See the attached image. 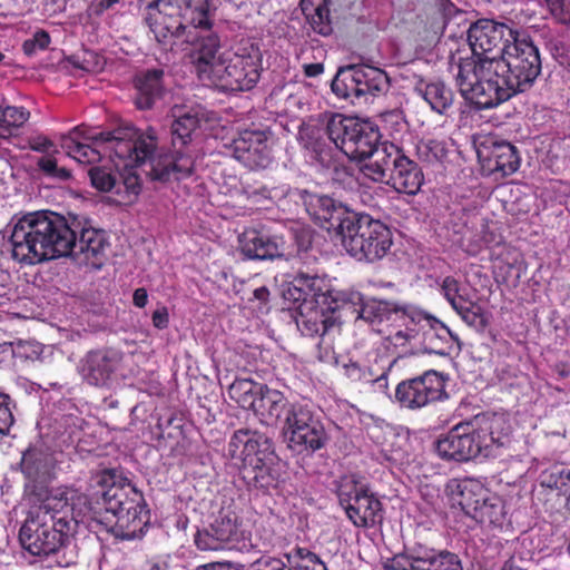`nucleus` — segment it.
Listing matches in <instances>:
<instances>
[{
  "mask_svg": "<svg viewBox=\"0 0 570 570\" xmlns=\"http://www.w3.org/2000/svg\"><path fill=\"white\" fill-rule=\"evenodd\" d=\"M55 493L28 512L19 540L29 553L52 558L58 567L66 568L77 563L73 533L80 513L76 507L85 504L87 497L68 485H59Z\"/></svg>",
  "mask_w": 570,
  "mask_h": 570,
  "instance_id": "obj_1",
  "label": "nucleus"
},
{
  "mask_svg": "<svg viewBox=\"0 0 570 570\" xmlns=\"http://www.w3.org/2000/svg\"><path fill=\"white\" fill-rule=\"evenodd\" d=\"M92 519L124 540L141 538L150 522L142 493L122 472L104 470L98 478Z\"/></svg>",
  "mask_w": 570,
  "mask_h": 570,
  "instance_id": "obj_2",
  "label": "nucleus"
},
{
  "mask_svg": "<svg viewBox=\"0 0 570 570\" xmlns=\"http://www.w3.org/2000/svg\"><path fill=\"white\" fill-rule=\"evenodd\" d=\"M9 243L11 257L21 264L33 265L68 256L71 226L62 215L55 212H30L16 220Z\"/></svg>",
  "mask_w": 570,
  "mask_h": 570,
  "instance_id": "obj_3",
  "label": "nucleus"
},
{
  "mask_svg": "<svg viewBox=\"0 0 570 570\" xmlns=\"http://www.w3.org/2000/svg\"><path fill=\"white\" fill-rule=\"evenodd\" d=\"M512 428L502 414L482 413L470 421L454 425L435 443V451L444 460L466 462L480 454L489 456L494 449L511 443Z\"/></svg>",
  "mask_w": 570,
  "mask_h": 570,
  "instance_id": "obj_4",
  "label": "nucleus"
},
{
  "mask_svg": "<svg viewBox=\"0 0 570 570\" xmlns=\"http://www.w3.org/2000/svg\"><path fill=\"white\" fill-rule=\"evenodd\" d=\"M228 454L242 461L240 474L248 487L268 492L282 479L278 458L272 441L258 431L239 429L228 443Z\"/></svg>",
  "mask_w": 570,
  "mask_h": 570,
  "instance_id": "obj_5",
  "label": "nucleus"
},
{
  "mask_svg": "<svg viewBox=\"0 0 570 570\" xmlns=\"http://www.w3.org/2000/svg\"><path fill=\"white\" fill-rule=\"evenodd\" d=\"M362 174L375 183H385L400 194L416 195L424 175L413 159L393 142H382L376 159L361 167Z\"/></svg>",
  "mask_w": 570,
  "mask_h": 570,
  "instance_id": "obj_6",
  "label": "nucleus"
},
{
  "mask_svg": "<svg viewBox=\"0 0 570 570\" xmlns=\"http://www.w3.org/2000/svg\"><path fill=\"white\" fill-rule=\"evenodd\" d=\"M489 68L490 72L500 73L503 83L515 96L533 87L542 63L538 47L528 36L520 33L502 56L490 59Z\"/></svg>",
  "mask_w": 570,
  "mask_h": 570,
  "instance_id": "obj_7",
  "label": "nucleus"
},
{
  "mask_svg": "<svg viewBox=\"0 0 570 570\" xmlns=\"http://www.w3.org/2000/svg\"><path fill=\"white\" fill-rule=\"evenodd\" d=\"M490 59H461L455 75L461 96L478 109H489L512 98L499 72H490Z\"/></svg>",
  "mask_w": 570,
  "mask_h": 570,
  "instance_id": "obj_8",
  "label": "nucleus"
},
{
  "mask_svg": "<svg viewBox=\"0 0 570 570\" xmlns=\"http://www.w3.org/2000/svg\"><path fill=\"white\" fill-rule=\"evenodd\" d=\"M327 139L352 160L376 159L381 150V134L370 121L346 117L342 114L324 116Z\"/></svg>",
  "mask_w": 570,
  "mask_h": 570,
  "instance_id": "obj_9",
  "label": "nucleus"
},
{
  "mask_svg": "<svg viewBox=\"0 0 570 570\" xmlns=\"http://www.w3.org/2000/svg\"><path fill=\"white\" fill-rule=\"evenodd\" d=\"M262 65L263 56L258 45L242 40L230 50L219 55L212 79L225 90H250L261 78Z\"/></svg>",
  "mask_w": 570,
  "mask_h": 570,
  "instance_id": "obj_10",
  "label": "nucleus"
},
{
  "mask_svg": "<svg viewBox=\"0 0 570 570\" xmlns=\"http://www.w3.org/2000/svg\"><path fill=\"white\" fill-rule=\"evenodd\" d=\"M347 223L338 238L356 261L374 263L389 253L393 235L386 224L365 213H355Z\"/></svg>",
  "mask_w": 570,
  "mask_h": 570,
  "instance_id": "obj_11",
  "label": "nucleus"
},
{
  "mask_svg": "<svg viewBox=\"0 0 570 570\" xmlns=\"http://www.w3.org/2000/svg\"><path fill=\"white\" fill-rule=\"evenodd\" d=\"M157 147L156 137L153 135H140L135 129V151L131 160L142 164L150 161L149 176L153 180L167 183L170 180H181L194 173L195 160L191 154L181 150H170L168 153L154 156Z\"/></svg>",
  "mask_w": 570,
  "mask_h": 570,
  "instance_id": "obj_12",
  "label": "nucleus"
},
{
  "mask_svg": "<svg viewBox=\"0 0 570 570\" xmlns=\"http://www.w3.org/2000/svg\"><path fill=\"white\" fill-rule=\"evenodd\" d=\"M341 507L357 528H374L383 521V505L357 474L343 475L336 490Z\"/></svg>",
  "mask_w": 570,
  "mask_h": 570,
  "instance_id": "obj_13",
  "label": "nucleus"
},
{
  "mask_svg": "<svg viewBox=\"0 0 570 570\" xmlns=\"http://www.w3.org/2000/svg\"><path fill=\"white\" fill-rule=\"evenodd\" d=\"M248 539L242 518L227 505L214 514L208 528L197 531L195 544L202 551L242 550L247 547Z\"/></svg>",
  "mask_w": 570,
  "mask_h": 570,
  "instance_id": "obj_14",
  "label": "nucleus"
},
{
  "mask_svg": "<svg viewBox=\"0 0 570 570\" xmlns=\"http://www.w3.org/2000/svg\"><path fill=\"white\" fill-rule=\"evenodd\" d=\"M20 470L26 479L24 493L37 503L51 498L59 489L49 487L56 478V459L42 444L29 445L23 451Z\"/></svg>",
  "mask_w": 570,
  "mask_h": 570,
  "instance_id": "obj_15",
  "label": "nucleus"
},
{
  "mask_svg": "<svg viewBox=\"0 0 570 570\" xmlns=\"http://www.w3.org/2000/svg\"><path fill=\"white\" fill-rule=\"evenodd\" d=\"M386 72L367 65H354L341 68L332 81V90L343 98H364L380 96L389 90Z\"/></svg>",
  "mask_w": 570,
  "mask_h": 570,
  "instance_id": "obj_16",
  "label": "nucleus"
},
{
  "mask_svg": "<svg viewBox=\"0 0 570 570\" xmlns=\"http://www.w3.org/2000/svg\"><path fill=\"white\" fill-rule=\"evenodd\" d=\"M284 429L288 435V446L298 453H314L323 449L327 442L323 423L307 404H293L285 419Z\"/></svg>",
  "mask_w": 570,
  "mask_h": 570,
  "instance_id": "obj_17",
  "label": "nucleus"
},
{
  "mask_svg": "<svg viewBox=\"0 0 570 570\" xmlns=\"http://www.w3.org/2000/svg\"><path fill=\"white\" fill-rule=\"evenodd\" d=\"M448 376L435 370L401 381L395 387V401L402 409L421 410L430 404L448 399L445 390Z\"/></svg>",
  "mask_w": 570,
  "mask_h": 570,
  "instance_id": "obj_18",
  "label": "nucleus"
},
{
  "mask_svg": "<svg viewBox=\"0 0 570 570\" xmlns=\"http://www.w3.org/2000/svg\"><path fill=\"white\" fill-rule=\"evenodd\" d=\"M521 32L512 26L493 19H480L472 23L468 31V41L472 50L473 59L499 58L505 52L508 46L514 41Z\"/></svg>",
  "mask_w": 570,
  "mask_h": 570,
  "instance_id": "obj_19",
  "label": "nucleus"
},
{
  "mask_svg": "<svg viewBox=\"0 0 570 570\" xmlns=\"http://www.w3.org/2000/svg\"><path fill=\"white\" fill-rule=\"evenodd\" d=\"M385 570H463V564L455 552L416 542L390 559Z\"/></svg>",
  "mask_w": 570,
  "mask_h": 570,
  "instance_id": "obj_20",
  "label": "nucleus"
},
{
  "mask_svg": "<svg viewBox=\"0 0 570 570\" xmlns=\"http://www.w3.org/2000/svg\"><path fill=\"white\" fill-rule=\"evenodd\" d=\"M301 198L311 219L328 233L333 232L337 237L356 213L328 195L303 190Z\"/></svg>",
  "mask_w": 570,
  "mask_h": 570,
  "instance_id": "obj_21",
  "label": "nucleus"
},
{
  "mask_svg": "<svg viewBox=\"0 0 570 570\" xmlns=\"http://www.w3.org/2000/svg\"><path fill=\"white\" fill-rule=\"evenodd\" d=\"M269 129H244L227 146L232 156L252 170L265 169L273 161Z\"/></svg>",
  "mask_w": 570,
  "mask_h": 570,
  "instance_id": "obj_22",
  "label": "nucleus"
},
{
  "mask_svg": "<svg viewBox=\"0 0 570 570\" xmlns=\"http://www.w3.org/2000/svg\"><path fill=\"white\" fill-rule=\"evenodd\" d=\"M110 242L107 233L94 227H82L79 234L71 227L70 254L78 265L100 269L108 259Z\"/></svg>",
  "mask_w": 570,
  "mask_h": 570,
  "instance_id": "obj_23",
  "label": "nucleus"
},
{
  "mask_svg": "<svg viewBox=\"0 0 570 570\" xmlns=\"http://www.w3.org/2000/svg\"><path fill=\"white\" fill-rule=\"evenodd\" d=\"M145 21L158 43L167 45L183 33V24L171 0H154L146 7Z\"/></svg>",
  "mask_w": 570,
  "mask_h": 570,
  "instance_id": "obj_24",
  "label": "nucleus"
},
{
  "mask_svg": "<svg viewBox=\"0 0 570 570\" xmlns=\"http://www.w3.org/2000/svg\"><path fill=\"white\" fill-rule=\"evenodd\" d=\"M482 170L488 175L500 174L502 177L514 174L521 163L518 149L509 141L482 144L478 149Z\"/></svg>",
  "mask_w": 570,
  "mask_h": 570,
  "instance_id": "obj_25",
  "label": "nucleus"
},
{
  "mask_svg": "<svg viewBox=\"0 0 570 570\" xmlns=\"http://www.w3.org/2000/svg\"><path fill=\"white\" fill-rule=\"evenodd\" d=\"M238 247L248 259L265 261L282 256L278 238L264 228H245L238 236Z\"/></svg>",
  "mask_w": 570,
  "mask_h": 570,
  "instance_id": "obj_26",
  "label": "nucleus"
},
{
  "mask_svg": "<svg viewBox=\"0 0 570 570\" xmlns=\"http://www.w3.org/2000/svg\"><path fill=\"white\" fill-rule=\"evenodd\" d=\"M336 303L334 306L330 304L327 307L315 305L306 313L301 311L299 317L296 320L297 327L304 336L313 337L321 335L322 340L318 344L321 350L322 343L325 342V336L336 325Z\"/></svg>",
  "mask_w": 570,
  "mask_h": 570,
  "instance_id": "obj_27",
  "label": "nucleus"
},
{
  "mask_svg": "<svg viewBox=\"0 0 570 570\" xmlns=\"http://www.w3.org/2000/svg\"><path fill=\"white\" fill-rule=\"evenodd\" d=\"M134 85L136 107L140 110L150 109L164 94V70L149 69L141 71L136 75Z\"/></svg>",
  "mask_w": 570,
  "mask_h": 570,
  "instance_id": "obj_28",
  "label": "nucleus"
},
{
  "mask_svg": "<svg viewBox=\"0 0 570 570\" xmlns=\"http://www.w3.org/2000/svg\"><path fill=\"white\" fill-rule=\"evenodd\" d=\"M491 494V491L479 480L465 478L455 482L452 490L453 500L470 518L474 515L480 505Z\"/></svg>",
  "mask_w": 570,
  "mask_h": 570,
  "instance_id": "obj_29",
  "label": "nucleus"
},
{
  "mask_svg": "<svg viewBox=\"0 0 570 570\" xmlns=\"http://www.w3.org/2000/svg\"><path fill=\"white\" fill-rule=\"evenodd\" d=\"M176 16L183 24V31L189 26L196 29L210 30L213 27V12L210 0H171Z\"/></svg>",
  "mask_w": 570,
  "mask_h": 570,
  "instance_id": "obj_30",
  "label": "nucleus"
},
{
  "mask_svg": "<svg viewBox=\"0 0 570 570\" xmlns=\"http://www.w3.org/2000/svg\"><path fill=\"white\" fill-rule=\"evenodd\" d=\"M459 343V337L438 318L421 334L422 347L429 354L448 356Z\"/></svg>",
  "mask_w": 570,
  "mask_h": 570,
  "instance_id": "obj_31",
  "label": "nucleus"
},
{
  "mask_svg": "<svg viewBox=\"0 0 570 570\" xmlns=\"http://www.w3.org/2000/svg\"><path fill=\"white\" fill-rule=\"evenodd\" d=\"M94 144L102 145L110 156L131 159L132 151H135V128L119 127L111 131H101L95 137Z\"/></svg>",
  "mask_w": 570,
  "mask_h": 570,
  "instance_id": "obj_32",
  "label": "nucleus"
},
{
  "mask_svg": "<svg viewBox=\"0 0 570 570\" xmlns=\"http://www.w3.org/2000/svg\"><path fill=\"white\" fill-rule=\"evenodd\" d=\"M174 120L170 126L173 150H181L190 154L188 144L193 135L200 127L203 116L196 110L184 111L181 109L174 111Z\"/></svg>",
  "mask_w": 570,
  "mask_h": 570,
  "instance_id": "obj_33",
  "label": "nucleus"
},
{
  "mask_svg": "<svg viewBox=\"0 0 570 570\" xmlns=\"http://www.w3.org/2000/svg\"><path fill=\"white\" fill-rule=\"evenodd\" d=\"M325 129L315 126L302 127L298 131V140L309 157L324 167H328L333 160V148L326 140Z\"/></svg>",
  "mask_w": 570,
  "mask_h": 570,
  "instance_id": "obj_34",
  "label": "nucleus"
},
{
  "mask_svg": "<svg viewBox=\"0 0 570 570\" xmlns=\"http://www.w3.org/2000/svg\"><path fill=\"white\" fill-rule=\"evenodd\" d=\"M181 419L171 414L165 420L160 417L157 422L159 430V445L169 449V455L180 458L187 454V440L183 435Z\"/></svg>",
  "mask_w": 570,
  "mask_h": 570,
  "instance_id": "obj_35",
  "label": "nucleus"
},
{
  "mask_svg": "<svg viewBox=\"0 0 570 570\" xmlns=\"http://www.w3.org/2000/svg\"><path fill=\"white\" fill-rule=\"evenodd\" d=\"M115 371L114 358L106 350L87 353L82 361V375L92 385H105Z\"/></svg>",
  "mask_w": 570,
  "mask_h": 570,
  "instance_id": "obj_36",
  "label": "nucleus"
},
{
  "mask_svg": "<svg viewBox=\"0 0 570 570\" xmlns=\"http://www.w3.org/2000/svg\"><path fill=\"white\" fill-rule=\"evenodd\" d=\"M471 519L482 525L500 530L511 524L505 501L493 492L484 500Z\"/></svg>",
  "mask_w": 570,
  "mask_h": 570,
  "instance_id": "obj_37",
  "label": "nucleus"
},
{
  "mask_svg": "<svg viewBox=\"0 0 570 570\" xmlns=\"http://www.w3.org/2000/svg\"><path fill=\"white\" fill-rule=\"evenodd\" d=\"M220 49V38L217 33L210 32L198 39L195 53V66L199 76L214 77V68L218 63L217 52Z\"/></svg>",
  "mask_w": 570,
  "mask_h": 570,
  "instance_id": "obj_38",
  "label": "nucleus"
},
{
  "mask_svg": "<svg viewBox=\"0 0 570 570\" xmlns=\"http://www.w3.org/2000/svg\"><path fill=\"white\" fill-rule=\"evenodd\" d=\"M415 91L440 115L445 114L453 104V91L442 81H420L415 86Z\"/></svg>",
  "mask_w": 570,
  "mask_h": 570,
  "instance_id": "obj_39",
  "label": "nucleus"
},
{
  "mask_svg": "<svg viewBox=\"0 0 570 570\" xmlns=\"http://www.w3.org/2000/svg\"><path fill=\"white\" fill-rule=\"evenodd\" d=\"M323 279L317 275L299 274L294 279V289L299 292L296 301H311L315 305H325L328 296L323 289Z\"/></svg>",
  "mask_w": 570,
  "mask_h": 570,
  "instance_id": "obj_40",
  "label": "nucleus"
},
{
  "mask_svg": "<svg viewBox=\"0 0 570 570\" xmlns=\"http://www.w3.org/2000/svg\"><path fill=\"white\" fill-rule=\"evenodd\" d=\"M266 385L250 379H236L228 389V394L243 409H254L255 402L262 396Z\"/></svg>",
  "mask_w": 570,
  "mask_h": 570,
  "instance_id": "obj_41",
  "label": "nucleus"
},
{
  "mask_svg": "<svg viewBox=\"0 0 570 570\" xmlns=\"http://www.w3.org/2000/svg\"><path fill=\"white\" fill-rule=\"evenodd\" d=\"M262 407L271 421H283L288 416L294 403L288 402L286 396L277 390L269 389L267 385L261 396Z\"/></svg>",
  "mask_w": 570,
  "mask_h": 570,
  "instance_id": "obj_42",
  "label": "nucleus"
},
{
  "mask_svg": "<svg viewBox=\"0 0 570 570\" xmlns=\"http://www.w3.org/2000/svg\"><path fill=\"white\" fill-rule=\"evenodd\" d=\"M287 570H328L325 562L307 547L296 544L284 553Z\"/></svg>",
  "mask_w": 570,
  "mask_h": 570,
  "instance_id": "obj_43",
  "label": "nucleus"
},
{
  "mask_svg": "<svg viewBox=\"0 0 570 570\" xmlns=\"http://www.w3.org/2000/svg\"><path fill=\"white\" fill-rule=\"evenodd\" d=\"M450 305L469 326L476 330H483L487 326L488 321L482 307L468 297L465 292H462L455 298V303Z\"/></svg>",
  "mask_w": 570,
  "mask_h": 570,
  "instance_id": "obj_44",
  "label": "nucleus"
},
{
  "mask_svg": "<svg viewBox=\"0 0 570 570\" xmlns=\"http://www.w3.org/2000/svg\"><path fill=\"white\" fill-rule=\"evenodd\" d=\"M76 132L77 128L68 136L62 137L61 147L66 150V154L80 164H95L100 161V150L91 145L78 141L73 137Z\"/></svg>",
  "mask_w": 570,
  "mask_h": 570,
  "instance_id": "obj_45",
  "label": "nucleus"
},
{
  "mask_svg": "<svg viewBox=\"0 0 570 570\" xmlns=\"http://www.w3.org/2000/svg\"><path fill=\"white\" fill-rule=\"evenodd\" d=\"M299 6L315 32L322 36H328L332 33L333 27L330 18L328 4L322 1L314 2L313 4Z\"/></svg>",
  "mask_w": 570,
  "mask_h": 570,
  "instance_id": "obj_46",
  "label": "nucleus"
},
{
  "mask_svg": "<svg viewBox=\"0 0 570 570\" xmlns=\"http://www.w3.org/2000/svg\"><path fill=\"white\" fill-rule=\"evenodd\" d=\"M58 155H60V151L53 149L52 154L39 157L36 163L37 169L46 178L67 181L71 178V171L66 166L60 165V159L57 157Z\"/></svg>",
  "mask_w": 570,
  "mask_h": 570,
  "instance_id": "obj_47",
  "label": "nucleus"
},
{
  "mask_svg": "<svg viewBox=\"0 0 570 570\" xmlns=\"http://www.w3.org/2000/svg\"><path fill=\"white\" fill-rule=\"evenodd\" d=\"M30 112L24 107L6 106L2 107L0 117V138H9L13 131L21 127L28 119Z\"/></svg>",
  "mask_w": 570,
  "mask_h": 570,
  "instance_id": "obj_48",
  "label": "nucleus"
},
{
  "mask_svg": "<svg viewBox=\"0 0 570 570\" xmlns=\"http://www.w3.org/2000/svg\"><path fill=\"white\" fill-rule=\"evenodd\" d=\"M416 155L423 163H442L448 156L446 144L438 139H422L416 145Z\"/></svg>",
  "mask_w": 570,
  "mask_h": 570,
  "instance_id": "obj_49",
  "label": "nucleus"
},
{
  "mask_svg": "<svg viewBox=\"0 0 570 570\" xmlns=\"http://www.w3.org/2000/svg\"><path fill=\"white\" fill-rule=\"evenodd\" d=\"M92 187L100 191H110L116 188V194L120 195L119 185H117V175L110 167L92 166L88 170Z\"/></svg>",
  "mask_w": 570,
  "mask_h": 570,
  "instance_id": "obj_50",
  "label": "nucleus"
},
{
  "mask_svg": "<svg viewBox=\"0 0 570 570\" xmlns=\"http://www.w3.org/2000/svg\"><path fill=\"white\" fill-rule=\"evenodd\" d=\"M358 315L370 324H381L390 320L391 309L387 302L370 301L361 306Z\"/></svg>",
  "mask_w": 570,
  "mask_h": 570,
  "instance_id": "obj_51",
  "label": "nucleus"
},
{
  "mask_svg": "<svg viewBox=\"0 0 570 570\" xmlns=\"http://www.w3.org/2000/svg\"><path fill=\"white\" fill-rule=\"evenodd\" d=\"M342 370L344 376H346L351 382L354 383H374L381 381L382 379H386V374L375 377L370 368L361 366L357 362L348 360L346 363L342 364Z\"/></svg>",
  "mask_w": 570,
  "mask_h": 570,
  "instance_id": "obj_52",
  "label": "nucleus"
},
{
  "mask_svg": "<svg viewBox=\"0 0 570 570\" xmlns=\"http://www.w3.org/2000/svg\"><path fill=\"white\" fill-rule=\"evenodd\" d=\"M404 315L407 320L405 322L406 328L416 335H421L436 320L434 316L416 308L404 311Z\"/></svg>",
  "mask_w": 570,
  "mask_h": 570,
  "instance_id": "obj_53",
  "label": "nucleus"
},
{
  "mask_svg": "<svg viewBox=\"0 0 570 570\" xmlns=\"http://www.w3.org/2000/svg\"><path fill=\"white\" fill-rule=\"evenodd\" d=\"M548 488L557 490L560 494L566 497L570 502V469L562 468L549 474L548 480L544 482Z\"/></svg>",
  "mask_w": 570,
  "mask_h": 570,
  "instance_id": "obj_54",
  "label": "nucleus"
},
{
  "mask_svg": "<svg viewBox=\"0 0 570 570\" xmlns=\"http://www.w3.org/2000/svg\"><path fill=\"white\" fill-rule=\"evenodd\" d=\"M13 406L10 395L0 391V436L7 435L14 423Z\"/></svg>",
  "mask_w": 570,
  "mask_h": 570,
  "instance_id": "obj_55",
  "label": "nucleus"
},
{
  "mask_svg": "<svg viewBox=\"0 0 570 570\" xmlns=\"http://www.w3.org/2000/svg\"><path fill=\"white\" fill-rule=\"evenodd\" d=\"M118 185L120 190L121 187H124L125 195L122 197V202L126 204L132 203L141 190L140 178L134 171L124 174L122 180Z\"/></svg>",
  "mask_w": 570,
  "mask_h": 570,
  "instance_id": "obj_56",
  "label": "nucleus"
},
{
  "mask_svg": "<svg viewBox=\"0 0 570 570\" xmlns=\"http://www.w3.org/2000/svg\"><path fill=\"white\" fill-rule=\"evenodd\" d=\"M551 14L561 23L570 26V0H546Z\"/></svg>",
  "mask_w": 570,
  "mask_h": 570,
  "instance_id": "obj_57",
  "label": "nucleus"
},
{
  "mask_svg": "<svg viewBox=\"0 0 570 570\" xmlns=\"http://www.w3.org/2000/svg\"><path fill=\"white\" fill-rule=\"evenodd\" d=\"M465 291L453 276H446L441 285V292L450 304H454L455 298Z\"/></svg>",
  "mask_w": 570,
  "mask_h": 570,
  "instance_id": "obj_58",
  "label": "nucleus"
},
{
  "mask_svg": "<svg viewBox=\"0 0 570 570\" xmlns=\"http://www.w3.org/2000/svg\"><path fill=\"white\" fill-rule=\"evenodd\" d=\"M249 570H287V564L281 559L263 556L250 564Z\"/></svg>",
  "mask_w": 570,
  "mask_h": 570,
  "instance_id": "obj_59",
  "label": "nucleus"
},
{
  "mask_svg": "<svg viewBox=\"0 0 570 570\" xmlns=\"http://www.w3.org/2000/svg\"><path fill=\"white\" fill-rule=\"evenodd\" d=\"M14 355L24 360H35L41 353V347L39 344H33L31 342H19L17 344L16 350L13 351Z\"/></svg>",
  "mask_w": 570,
  "mask_h": 570,
  "instance_id": "obj_60",
  "label": "nucleus"
},
{
  "mask_svg": "<svg viewBox=\"0 0 570 570\" xmlns=\"http://www.w3.org/2000/svg\"><path fill=\"white\" fill-rule=\"evenodd\" d=\"M29 147L31 150L42 153L45 155L52 154V150L56 149L53 142L45 136L31 138L29 140Z\"/></svg>",
  "mask_w": 570,
  "mask_h": 570,
  "instance_id": "obj_61",
  "label": "nucleus"
},
{
  "mask_svg": "<svg viewBox=\"0 0 570 570\" xmlns=\"http://www.w3.org/2000/svg\"><path fill=\"white\" fill-rule=\"evenodd\" d=\"M313 233L309 228L295 230V243L299 252H306L312 246Z\"/></svg>",
  "mask_w": 570,
  "mask_h": 570,
  "instance_id": "obj_62",
  "label": "nucleus"
},
{
  "mask_svg": "<svg viewBox=\"0 0 570 570\" xmlns=\"http://www.w3.org/2000/svg\"><path fill=\"white\" fill-rule=\"evenodd\" d=\"M151 322L157 330H165L169 325V314L166 306H161L153 312Z\"/></svg>",
  "mask_w": 570,
  "mask_h": 570,
  "instance_id": "obj_63",
  "label": "nucleus"
},
{
  "mask_svg": "<svg viewBox=\"0 0 570 570\" xmlns=\"http://www.w3.org/2000/svg\"><path fill=\"white\" fill-rule=\"evenodd\" d=\"M271 292L267 286H259L253 291V296L248 298L249 302L257 301L258 308L263 309L269 302Z\"/></svg>",
  "mask_w": 570,
  "mask_h": 570,
  "instance_id": "obj_64",
  "label": "nucleus"
}]
</instances>
